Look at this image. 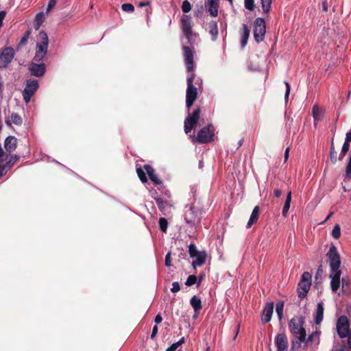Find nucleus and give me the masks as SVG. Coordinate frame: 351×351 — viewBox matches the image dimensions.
<instances>
[{
  "label": "nucleus",
  "mask_w": 351,
  "mask_h": 351,
  "mask_svg": "<svg viewBox=\"0 0 351 351\" xmlns=\"http://www.w3.org/2000/svg\"><path fill=\"white\" fill-rule=\"evenodd\" d=\"M183 56L186 71L188 72L186 107L188 112H189L191 107L197 98V90L202 88V80L193 72L195 64L193 61V51L191 49L188 47H184Z\"/></svg>",
  "instance_id": "f257e3e1"
},
{
  "label": "nucleus",
  "mask_w": 351,
  "mask_h": 351,
  "mask_svg": "<svg viewBox=\"0 0 351 351\" xmlns=\"http://www.w3.org/2000/svg\"><path fill=\"white\" fill-rule=\"evenodd\" d=\"M330 268L329 278H330V288L333 293H337L341 286V258L337 249L335 245H331L326 253Z\"/></svg>",
  "instance_id": "f03ea898"
},
{
  "label": "nucleus",
  "mask_w": 351,
  "mask_h": 351,
  "mask_svg": "<svg viewBox=\"0 0 351 351\" xmlns=\"http://www.w3.org/2000/svg\"><path fill=\"white\" fill-rule=\"evenodd\" d=\"M305 319L303 316H294L289 323L290 332L295 337V341H292V349L298 344L300 347L301 343L306 341V332L304 328Z\"/></svg>",
  "instance_id": "7ed1b4c3"
},
{
  "label": "nucleus",
  "mask_w": 351,
  "mask_h": 351,
  "mask_svg": "<svg viewBox=\"0 0 351 351\" xmlns=\"http://www.w3.org/2000/svg\"><path fill=\"white\" fill-rule=\"evenodd\" d=\"M180 23L182 31L190 45V47H187L191 49L194 54L195 51L193 47L194 45L199 42V37L197 33L193 31V21L191 16L190 15H183L180 19ZM184 47V46H183L182 48Z\"/></svg>",
  "instance_id": "20e7f679"
},
{
  "label": "nucleus",
  "mask_w": 351,
  "mask_h": 351,
  "mask_svg": "<svg viewBox=\"0 0 351 351\" xmlns=\"http://www.w3.org/2000/svg\"><path fill=\"white\" fill-rule=\"evenodd\" d=\"M49 39L47 33L40 31L37 36L36 52L33 60L39 62L46 56L48 51Z\"/></svg>",
  "instance_id": "39448f33"
},
{
  "label": "nucleus",
  "mask_w": 351,
  "mask_h": 351,
  "mask_svg": "<svg viewBox=\"0 0 351 351\" xmlns=\"http://www.w3.org/2000/svg\"><path fill=\"white\" fill-rule=\"evenodd\" d=\"M336 330L341 339L346 338V343L351 350V328L350 322L346 315L340 316L336 323Z\"/></svg>",
  "instance_id": "423d86ee"
},
{
  "label": "nucleus",
  "mask_w": 351,
  "mask_h": 351,
  "mask_svg": "<svg viewBox=\"0 0 351 351\" xmlns=\"http://www.w3.org/2000/svg\"><path fill=\"white\" fill-rule=\"evenodd\" d=\"M202 211L194 204H186L184 209L185 222L192 228H195L200 221Z\"/></svg>",
  "instance_id": "0eeeda50"
},
{
  "label": "nucleus",
  "mask_w": 351,
  "mask_h": 351,
  "mask_svg": "<svg viewBox=\"0 0 351 351\" xmlns=\"http://www.w3.org/2000/svg\"><path fill=\"white\" fill-rule=\"evenodd\" d=\"M311 279L312 276L309 272L305 271L302 274L298 285V293L299 298H304L306 296L311 285Z\"/></svg>",
  "instance_id": "6e6552de"
},
{
  "label": "nucleus",
  "mask_w": 351,
  "mask_h": 351,
  "mask_svg": "<svg viewBox=\"0 0 351 351\" xmlns=\"http://www.w3.org/2000/svg\"><path fill=\"white\" fill-rule=\"evenodd\" d=\"M214 138V128L212 125H208L206 127L202 128L197 133L195 138L193 139L199 143L204 144L213 141Z\"/></svg>",
  "instance_id": "1a4fd4ad"
},
{
  "label": "nucleus",
  "mask_w": 351,
  "mask_h": 351,
  "mask_svg": "<svg viewBox=\"0 0 351 351\" xmlns=\"http://www.w3.org/2000/svg\"><path fill=\"white\" fill-rule=\"evenodd\" d=\"M266 25L265 20L263 18H257L254 22L253 34L255 40L257 43L262 42L265 36Z\"/></svg>",
  "instance_id": "9d476101"
},
{
  "label": "nucleus",
  "mask_w": 351,
  "mask_h": 351,
  "mask_svg": "<svg viewBox=\"0 0 351 351\" xmlns=\"http://www.w3.org/2000/svg\"><path fill=\"white\" fill-rule=\"evenodd\" d=\"M38 88V82L36 80H28L23 91V97L25 102L28 104L32 96Z\"/></svg>",
  "instance_id": "9b49d317"
},
{
  "label": "nucleus",
  "mask_w": 351,
  "mask_h": 351,
  "mask_svg": "<svg viewBox=\"0 0 351 351\" xmlns=\"http://www.w3.org/2000/svg\"><path fill=\"white\" fill-rule=\"evenodd\" d=\"M200 117V108H196L191 114H189L184 121V132L189 133L198 123Z\"/></svg>",
  "instance_id": "f8f14e48"
},
{
  "label": "nucleus",
  "mask_w": 351,
  "mask_h": 351,
  "mask_svg": "<svg viewBox=\"0 0 351 351\" xmlns=\"http://www.w3.org/2000/svg\"><path fill=\"white\" fill-rule=\"evenodd\" d=\"M170 197L171 193L169 191H165L163 197L158 195L154 197L156 205L161 212L165 213L171 206V203L169 200Z\"/></svg>",
  "instance_id": "ddd939ff"
},
{
  "label": "nucleus",
  "mask_w": 351,
  "mask_h": 351,
  "mask_svg": "<svg viewBox=\"0 0 351 351\" xmlns=\"http://www.w3.org/2000/svg\"><path fill=\"white\" fill-rule=\"evenodd\" d=\"M14 56V51L12 47H7L0 54V68L6 67Z\"/></svg>",
  "instance_id": "4468645a"
},
{
  "label": "nucleus",
  "mask_w": 351,
  "mask_h": 351,
  "mask_svg": "<svg viewBox=\"0 0 351 351\" xmlns=\"http://www.w3.org/2000/svg\"><path fill=\"white\" fill-rule=\"evenodd\" d=\"M274 343L276 351H287L289 342L287 335L285 333L278 334L274 339Z\"/></svg>",
  "instance_id": "2eb2a0df"
},
{
  "label": "nucleus",
  "mask_w": 351,
  "mask_h": 351,
  "mask_svg": "<svg viewBox=\"0 0 351 351\" xmlns=\"http://www.w3.org/2000/svg\"><path fill=\"white\" fill-rule=\"evenodd\" d=\"M29 70L32 75L41 77L46 71V66L44 63L37 64L33 62L29 64Z\"/></svg>",
  "instance_id": "dca6fc26"
},
{
  "label": "nucleus",
  "mask_w": 351,
  "mask_h": 351,
  "mask_svg": "<svg viewBox=\"0 0 351 351\" xmlns=\"http://www.w3.org/2000/svg\"><path fill=\"white\" fill-rule=\"evenodd\" d=\"M274 312V303L268 302L265 304L261 314V321L263 324L270 322Z\"/></svg>",
  "instance_id": "f3484780"
},
{
  "label": "nucleus",
  "mask_w": 351,
  "mask_h": 351,
  "mask_svg": "<svg viewBox=\"0 0 351 351\" xmlns=\"http://www.w3.org/2000/svg\"><path fill=\"white\" fill-rule=\"evenodd\" d=\"M205 6L211 16L217 17L218 16L219 0H207L205 3Z\"/></svg>",
  "instance_id": "a211bd4d"
},
{
  "label": "nucleus",
  "mask_w": 351,
  "mask_h": 351,
  "mask_svg": "<svg viewBox=\"0 0 351 351\" xmlns=\"http://www.w3.org/2000/svg\"><path fill=\"white\" fill-rule=\"evenodd\" d=\"M17 146V138L13 136H8L4 141V147L8 152L14 151Z\"/></svg>",
  "instance_id": "6ab92c4d"
},
{
  "label": "nucleus",
  "mask_w": 351,
  "mask_h": 351,
  "mask_svg": "<svg viewBox=\"0 0 351 351\" xmlns=\"http://www.w3.org/2000/svg\"><path fill=\"white\" fill-rule=\"evenodd\" d=\"M324 305L322 302H319L317 304L315 312L314 313V322L316 325H319L324 318Z\"/></svg>",
  "instance_id": "aec40b11"
},
{
  "label": "nucleus",
  "mask_w": 351,
  "mask_h": 351,
  "mask_svg": "<svg viewBox=\"0 0 351 351\" xmlns=\"http://www.w3.org/2000/svg\"><path fill=\"white\" fill-rule=\"evenodd\" d=\"M144 169L146 171V173L148 175L149 179L155 184H160L162 183L161 180L157 177L156 174L155 173V170L151 165H145Z\"/></svg>",
  "instance_id": "412c9836"
},
{
  "label": "nucleus",
  "mask_w": 351,
  "mask_h": 351,
  "mask_svg": "<svg viewBox=\"0 0 351 351\" xmlns=\"http://www.w3.org/2000/svg\"><path fill=\"white\" fill-rule=\"evenodd\" d=\"M195 261L192 262V266L193 268H196L197 267H200L203 265L206 259V253L205 251H201L199 252L195 257L194 258Z\"/></svg>",
  "instance_id": "4be33fe9"
},
{
  "label": "nucleus",
  "mask_w": 351,
  "mask_h": 351,
  "mask_svg": "<svg viewBox=\"0 0 351 351\" xmlns=\"http://www.w3.org/2000/svg\"><path fill=\"white\" fill-rule=\"evenodd\" d=\"M208 27L209 34H210V36L212 37V40L216 41L217 39L218 33H219L217 22L215 21H210L208 25Z\"/></svg>",
  "instance_id": "5701e85b"
},
{
  "label": "nucleus",
  "mask_w": 351,
  "mask_h": 351,
  "mask_svg": "<svg viewBox=\"0 0 351 351\" xmlns=\"http://www.w3.org/2000/svg\"><path fill=\"white\" fill-rule=\"evenodd\" d=\"M260 210L258 206H255L251 213L250 219L247 223V228H250L254 223H255L258 219Z\"/></svg>",
  "instance_id": "b1692460"
},
{
  "label": "nucleus",
  "mask_w": 351,
  "mask_h": 351,
  "mask_svg": "<svg viewBox=\"0 0 351 351\" xmlns=\"http://www.w3.org/2000/svg\"><path fill=\"white\" fill-rule=\"evenodd\" d=\"M312 114L314 119V125L316 127L317 122L321 121L324 117V111L317 106H314L312 109Z\"/></svg>",
  "instance_id": "393cba45"
},
{
  "label": "nucleus",
  "mask_w": 351,
  "mask_h": 351,
  "mask_svg": "<svg viewBox=\"0 0 351 351\" xmlns=\"http://www.w3.org/2000/svg\"><path fill=\"white\" fill-rule=\"evenodd\" d=\"M190 304L192 306V307L193 308L195 313L197 315H198L199 313V311L202 308L201 300L196 295H194L190 300Z\"/></svg>",
  "instance_id": "a878e982"
},
{
  "label": "nucleus",
  "mask_w": 351,
  "mask_h": 351,
  "mask_svg": "<svg viewBox=\"0 0 351 351\" xmlns=\"http://www.w3.org/2000/svg\"><path fill=\"white\" fill-rule=\"evenodd\" d=\"M249 36H250V29L247 25L243 24V32H242V35H241V45L242 47H244L247 45Z\"/></svg>",
  "instance_id": "bb28decb"
},
{
  "label": "nucleus",
  "mask_w": 351,
  "mask_h": 351,
  "mask_svg": "<svg viewBox=\"0 0 351 351\" xmlns=\"http://www.w3.org/2000/svg\"><path fill=\"white\" fill-rule=\"evenodd\" d=\"M291 202V191H289L287 195L286 200H285V204L283 206L282 212V214L284 217H287V215L288 211L290 208Z\"/></svg>",
  "instance_id": "cd10ccee"
},
{
  "label": "nucleus",
  "mask_w": 351,
  "mask_h": 351,
  "mask_svg": "<svg viewBox=\"0 0 351 351\" xmlns=\"http://www.w3.org/2000/svg\"><path fill=\"white\" fill-rule=\"evenodd\" d=\"M45 20V14L44 12L38 13L35 17L34 28L38 29Z\"/></svg>",
  "instance_id": "c85d7f7f"
},
{
  "label": "nucleus",
  "mask_w": 351,
  "mask_h": 351,
  "mask_svg": "<svg viewBox=\"0 0 351 351\" xmlns=\"http://www.w3.org/2000/svg\"><path fill=\"white\" fill-rule=\"evenodd\" d=\"M319 335H320L319 331H315V332H312L311 334H310L308 336V337H306V341L304 343H308L310 342H313V341L318 343L319 339Z\"/></svg>",
  "instance_id": "c756f323"
},
{
  "label": "nucleus",
  "mask_w": 351,
  "mask_h": 351,
  "mask_svg": "<svg viewBox=\"0 0 351 351\" xmlns=\"http://www.w3.org/2000/svg\"><path fill=\"white\" fill-rule=\"evenodd\" d=\"M19 156L16 155H12L10 156L9 160L6 162L5 165L3 167L1 166L0 164V168L1 169H5L8 168L10 169L16 161L19 160Z\"/></svg>",
  "instance_id": "7c9ffc66"
},
{
  "label": "nucleus",
  "mask_w": 351,
  "mask_h": 351,
  "mask_svg": "<svg viewBox=\"0 0 351 351\" xmlns=\"http://www.w3.org/2000/svg\"><path fill=\"white\" fill-rule=\"evenodd\" d=\"M283 311H284V302L279 301L277 302L276 306V312L278 315L279 320L282 319L283 316Z\"/></svg>",
  "instance_id": "2f4dec72"
},
{
  "label": "nucleus",
  "mask_w": 351,
  "mask_h": 351,
  "mask_svg": "<svg viewBox=\"0 0 351 351\" xmlns=\"http://www.w3.org/2000/svg\"><path fill=\"white\" fill-rule=\"evenodd\" d=\"M263 12L264 14H268L271 9L272 0H261Z\"/></svg>",
  "instance_id": "473e14b6"
},
{
  "label": "nucleus",
  "mask_w": 351,
  "mask_h": 351,
  "mask_svg": "<svg viewBox=\"0 0 351 351\" xmlns=\"http://www.w3.org/2000/svg\"><path fill=\"white\" fill-rule=\"evenodd\" d=\"M11 121L16 125H21L23 123L21 117L17 113H12L10 116Z\"/></svg>",
  "instance_id": "72a5a7b5"
},
{
  "label": "nucleus",
  "mask_w": 351,
  "mask_h": 351,
  "mask_svg": "<svg viewBox=\"0 0 351 351\" xmlns=\"http://www.w3.org/2000/svg\"><path fill=\"white\" fill-rule=\"evenodd\" d=\"M201 251H198L195 244L191 243L189 246V253L190 257L194 258L195 256L200 252Z\"/></svg>",
  "instance_id": "f704fd0d"
},
{
  "label": "nucleus",
  "mask_w": 351,
  "mask_h": 351,
  "mask_svg": "<svg viewBox=\"0 0 351 351\" xmlns=\"http://www.w3.org/2000/svg\"><path fill=\"white\" fill-rule=\"evenodd\" d=\"M158 223L160 231H162V232H165L167 229V220L164 217H161L159 219Z\"/></svg>",
  "instance_id": "c9c22d12"
},
{
  "label": "nucleus",
  "mask_w": 351,
  "mask_h": 351,
  "mask_svg": "<svg viewBox=\"0 0 351 351\" xmlns=\"http://www.w3.org/2000/svg\"><path fill=\"white\" fill-rule=\"evenodd\" d=\"M181 8H182V11L184 13H188L191 11L192 6H191V3L188 0H184L182 2Z\"/></svg>",
  "instance_id": "e433bc0d"
},
{
  "label": "nucleus",
  "mask_w": 351,
  "mask_h": 351,
  "mask_svg": "<svg viewBox=\"0 0 351 351\" xmlns=\"http://www.w3.org/2000/svg\"><path fill=\"white\" fill-rule=\"evenodd\" d=\"M332 236L335 239H339L340 237V236H341V228H340L339 225L336 224L334 226V228H333V229L332 230Z\"/></svg>",
  "instance_id": "4c0bfd02"
},
{
  "label": "nucleus",
  "mask_w": 351,
  "mask_h": 351,
  "mask_svg": "<svg viewBox=\"0 0 351 351\" xmlns=\"http://www.w3.org/2000/svg\"><path fill=\"white\" fill-rule=\"evenodd\" d=\"M136 173L138 174L139 179L143 183L147 182V179L146 177V174L143 169H141V168H137Z\"/></svg>",
  "instance_id": "58836bf2"
},
{
  "label": "nucleus",
  "mask_w": 351,
  "mask_h": 351,
  "mask_svg": "<svg viewBox=\"0 0 351 351\" xmlns=\"http://www.w3.org/2000/svg\"><path fill=\"white\" fill-rule=\"evenodd\" d=\"M197 282V277L195 275H191L188 277L186 282H185V285L186 286H192L194 284H195Z\"/></svg>",
  "instance_id": "ea45409f"
},
{
  "label": "nucleus",
  "mask_w": 351,
  "mask_h": 351,
  "mask_svg": "<svg viewBox=\"0 0 351 351\" xmlns=\"http://www.w3.org/2000/svg\"><path fill=\"white\" fill-rule=\"evenodd\" d=\"M121 8L127 12H132L134 10V8L131 3H124L121 5Z\"/></svg>",
  "instance_id": "a19ab883"
},
{
  "label": "nucleus",
  "mask_w": 351,
  "mask_h": 351,
  "mask_svg": "<svg viewBox=\"0 0 351 351\" xmlns=\"http://www.w3.org/2000/svg\"><path fill=\"white\" fill-rule=\"evenodd\" d=\"M245 8L250 11L254 9V0H245Z\"/></svg>",
  "instance_id": "79ce46f5"
},
{
  "label": "nucleus",
  "mask_w": 351,
  "mask_h": 351,
  "mask_svg": "<svg viewBox=\"0 0 351 351\" xmlns=\"http://www.w3.org/2000/svg\"><path fill=\"white\" fill-rule=\"evenodd\" d=\"M346 176L348 178H351V154L346 169Z\"/></svg>",
  "instance_id": "37998d69"
},
{
  "label": "nucleus",
  "mask_w": 351,
  "mask_h": 351,
  "mask_svg": "<svg viewBox=\"0 0 351 351\" xmlns=\"http://www.w3.org/2000/svg\"><path fill=\"white\" fill-rule=\"evenodd\" d=\"M330 156L331 162L335 163L337 162V152L335 150L333 145L331 146Z\"/></svg>",
  "instance_id": "c03bdc74"
},
{
  "label": "nucleus",
  "mask_w": 351,
  "mask_h": 351,
  "mask_svg": "<svg viewBox=\"0 0 351 351\" xmlns=\"http://www.w3.org/2000/svg\"><path fill=\"white\" fill-rule=\"evenodd\" d=\"M57 0H49L47 4L46 14H48L56 5Z\"/></svg>",
  "instance_id": "a18cd8bd"
},
{
  "label": "nucleus",
  "mask_w": 351,
  "mask_h": 351,
  "mask_svg": "<svg viewBox=\"0 0 351 351\" xmlns=\"http://www.w3.org/2000/svg\"><path fill=\"white\" fill-rule=\"evenodd\" d=\"M165 266L168 267L171 266V258L170 252H169L165 256Z\"/></svg>",
  "instance_id": "49530a36"
},
{
  "label": "nucleus",
  "mask_w": 351,
  "mask_h": 351,
  "mask_svg": "<svg viewBox=\"0 0 351 351\" xmlns=\"http://www.w3.org/2000/svg\"><path fill=\"white\" fill-rule=\"evenodd\" d=\"M180 287L178 282H173L172 283V287L171 289V291L173 293H177L180 291Z\"/></svg>",
  "instance_id": "de8ad7c7"
},
{
  "label": "nucleus",
  "mask_w": 351,
  "mask_h": 351,
  "mask_svg": "<svg viewBox=\"0 0 351 351\" xmlns=\"http://www.w3.org/2000/svg\"><path fill=\"white\" fill-rule=\"evenodd\" d=\"M285 84L286 85V92H285V101H287L288 100L289 95L290 93L291 86H290V84H289V82H285Z\"/></svg>",
  "instance_id": "09e8293b"
},
{
  "label": "nucleus",
  "mask_w": 351,
  "mask_h": 351,
  "mask_svg": "<svg viewBox=\"0 0 351 351\" xmlns=\"http://www.w3.org/2000/svg\"><path fill=\"white\" fill-rule=\"evenodd\" d=\"M341 285L342 292H343L344 289L348 286L349 282L345 278H342V279L341 280Z\"/></svg>",
  "instance_id": "8fccbe9b"
},
{
  "label": "nucleus",
  "mask_w": 351,
  "mask_h": 351,
  "mask_svg": "<svg viewBox=\"0 0 351 351\" xmlns=\"http://www.w3.org/2000/svg\"><path fill=\"white\" fill-rule=\"evenodd\" d=\"M29 34H30V32L28 31L21 38V44H25L28 40V38L29 36Z\"/></svg>",
  "instance_id": "3c124183"
},
{
  "label": "nucleus",
  "mask_w": 351,
  "mask_h": 351,
  "mask_svg": "<svg viewBox=\"0 0 351 351\" xmlns=\"http://www.w3.org/2000/svg\"><path fill=\"white\" fill-rule=\"evenodd\" d=\"M349 148H350V144L347 143V142H344V143L342 146V148H341L342 154H347V152L349 150Z\"/></svg>",
  "instance_id": "603ef678"
},
{
  "label": "nucleus",
  "mask_w": 351,
  "mask_h": 351,
  "mask_svg": "<svg viewBox=\"0 0 351 351\" xmlns=\"http://www.w3.org/2000/svg\"><path fill=\"white\" fill-rule=\"evenodd\" d=\"M180 346L179 343H173L170 347H169L166 351H176V350Z\"/></svg>",
  "instance_id": "864d4df0"
},
{
  "label": "nucleus",
  "mask_w": 351,
  "mask_h": 351,
  "mask_svg": "<svg viewBox=\"0 0 351 351\" xmlns=\"http://www.w3.org/2000/svg\"><path fill=\"white\" fill-rule=\"evenodd\" d=\"M158 333V326L156 325H155L154 327H153V329H152V332L151 334V337L150 338L152 339H154L155 336L157 335Z\"/></svg>",
  "instance_id": "5fc2aeb1"
},
{
  "label": "nucleus",
  "mask_w": 351,
  "mask_h": 351,
  "mask_svg": "<svg viewBox=\"0 0 351 351\" xmlns=\"http://www.w3.org/2000/svg\"><path fill=\"white\" fill-rule=\"evenodd\" d=\"M5 14H6V13L5 11H0V27L3 25V21L5 16Z\"/></svg>",
  "instance_id": "6e6d98bb"
},
{
  "label": "nucleus",
  "mask_w": 351,
  "mask_h": 351,
  "mask_svg": "<svg viewBox=\"0 0 351 351\" xmlns=\"http://www.w3.org/2000/svg\"><path fill=\"white\" fill-rule=\"evenodd\" d=\"M162 321V316L160 315V314H158L156 317H155V319H154V322L156 324H158L160 323H161Z\"/></svg>",
  "instance_id": "4d7b16f0"
},
{
  "label": "nucleus",
  "mask_w": 351,
  "mask_h": 351,
  "mask_svg": "<svg viewBox=\"0 0 351 351\" xmlns=\"http://www.w3.org/2000/svg\"><path fill=\"white\" fill-rule=\"evenodd\" d=\"M289 151H290V147H288L285 152V154H284V158H285V162H287L288 158H289Z\"/></svg>",
  "instance_id": "13d9d810"
},
{
  "label": "nucleus",
  "mask_w": 351,
  "mask_h": 351,
  "mask_svg": "<svg viewBox=\"0 0 351 351\" xmlns=\"http://www.w3.org/2000/svg\"><path fill=\"white\" fill-rule=\"evenodd\" d=\"M344 142H347V143H349L351 142V132H348L346 134V139Z\"/></svg>",
  "instance_id": "bf43d9fd"
},
{
  "label": "nucleus",
  "mask_w": 351,
  "mask_h": 351,
  "mask_svg": "<svg viewBox=\"0 0 351 351\" xmlns=\"http://www.w3.org/2000/svg\"><path fill=\"white\" fill-rule=\"evenodd\" d=\"M282 195V191L279 189H275L274 190V195L276 197H279Z\"/></svg>",
  "instance_id": "052dcab7"
},
{
  "label": "nucleus",
  "mask_w": 351,
  "mask_h": 351,
  "mask_svg": "<svg viewBox=\"0 0 351 351\" xmlns=\"http://www.w3.org/2000/svg\"><path fill=\"white\" fill-rule=\"evenodd\" d=\"M149 5V1H144V2L139 3L138 6L142 8V7H144V6H147Z\"/></svg>",
  "instance_id": "680f3d73"
},
{
  "label": "nucleus",
  "mask_w": 351,
  "mask_h": 351,
  "mask_svg": "<svg viewBox=\"0 0 351 351\" xmlns=\"http://www.w3.org/2000/svg\"><path fill=\"white\" fill-rule=\"evenodd\" d=\"M239 328H240V324H238L237 326V328H236V331H235V335L234 337V339H235L238 333H239Z\"/></svg>",
  "instance_id": "e2e57ef3"
},
{
  "label": "nucleus",
  "mask_w": 351,
  "mask_h": 351,
  "mask_svg": "<svg viewBox=\"0 0 351 351\" xmlns=\"http://www.w3.org/2000/svg\"><path fill=\"white\" fill-rule=\"evenodd\" d=\"M346 154H342V152L341 151V153L339 154V159L340 160H342L343 158H344V156H346Z\"/></svg>",
  "instance_id": "0e129e2a"
},
{
  "label": "nucleus",
  "mask_w": 351,
  "mask_h": 351,
  "mask_svg": "<svg viewBox=\"0 0 351 351\" xmlns=\"http://www.w3.org/2000/svg\"><path fill=\"white\" fill-rule=\"evenodd\" d=\"M184 342V337H182L178 341H177L176 343H180V346H181L183 343Z\"/></svg>",
  "instance_id": "69168bd1"
},
{
  "label": "nucleus",
  "mask_w": 351,
  "mask_h": 351,
  "mask_svg": "<svg viewBox=\"0 0 351 351\" xmlns=\"http://www.w3.org/2000/svg\"><path fill=\"white\" fill-rule=\"evenodd\" d=\"M3 83L1 82V77H0V93L2 91Z\"/></svg>",
  "instance_id": "338daca9"
},
{
  "label": "nucleus",
  "mask_w": 351,
  "mask_h": 351,
  "mask_svg": "<svg viewBox=\"0 0 351 351\" xmlns=\"http://www.w3.org/2000/svg\"><path fill=\"white\" fill-rule=\"evenodd\" d=\"M243 139H241L239 143H238V145L239 147H241L242 145H243Z\"/></svg>",
  "instance_id": "774afa93"
}]
</instances>
